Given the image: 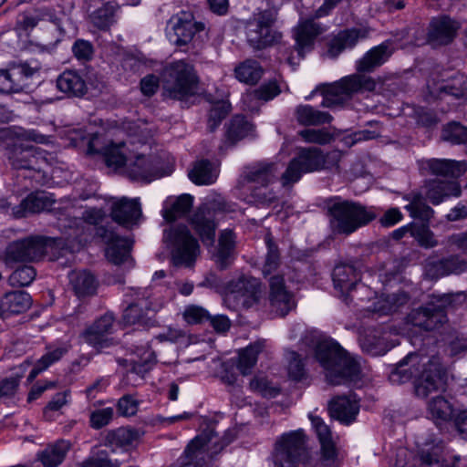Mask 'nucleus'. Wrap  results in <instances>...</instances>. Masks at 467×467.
Instances as JSON below:
<instances>
[{
    "instance_id": "7c9ffc66",
    "label": "nucleus",
    "mask_w": 467,
    "mask_h": 467,
    "mask_svg": "<svg viewBox=\"0 0 467 467\" xmlns=\"http://www.w3.org/2000/svg\"><path fill=\"white\" fill-rule=\"evenodd\" d=\"M331 417L344 424L353 422L359 411V404L354 396H338L329 403Z\"/></svg>"
},
{
    "instance_id": "72a5a7b5",
    "label": "nucleus",
    "mask_w": 467,
    "mask_h": 467,
    "mask_svg": "<svg viewBox=\"0 0 467 467\" xmlns=\"http://www.w3.org/2000/svg\"><path fill=\"white\" fill-rule=\"evenodd\" d=\"M462 193L461 186L454 181H434L428 186L426 196L434 205H438L449 197H458Z\"/></svg>"
},
{
    "instance_id": "39448f33",
    "label": "nucleus",
    "mask_w": 467,
    "mask_h": 467,
    "mask_svg": "<svg viewBox=\"0 0 467 467\" xmlns=\"http://www.w3.org/2000/svg\"><path fill=\"white\" fill-rule=\"evenodd\" d=\"M342 153L333 150L324 153L319 148H301L297 155L293 158L285 172L281 175L284 187L290 186L298 182L303 173L321 170L338 171Z\"/></svg>"
},
{
    "instance_id": "0eeeda50",
    "label": "nucleus",
    "mask_w": 467,
    "mask_h": 467,
    "mask_svg": "<svg viewBox=\"0 0 467 467\" xmlns=\"http://www.w3.org/2000/svg\"><path fill=\"white\" fill-rule=\"evenodd\" d=\"M230 442L229 439L219 438L213 426L208 425L186 447L182 467H208L213 457Z\"/></svg>"
},
{
    "instance_id": "864d4df0",
    "label": "nucleus",
    "mask_w": 467,
    "mask_h": 467,
    "mask_svg": "<svg viewBox=\"0 0 467 467\" xmlns=\"http://www.w3.org/2000/svg\"><path fill=\"white\" fill-rule=\"evenodd\" d=\"M82 337L86 343L98 350H102L114 345L113 338L96 329L92 326L85 329L82 333Z\"/></svg>"
},
{
    "instance_id": "69168bd1",
    "label": "nucleus",
    "mask_w": 467,
    "mask_h": 467,
    "mask_svg": "<svg viewBox=\"0 0 467 467\" xmlns=\"http://www.w3.org/2000/svg\"><path fill=\"white\" fill-rule=\"evenodd\" d=\"M252 390L260 393L264 397L273 398L279 394V389L273 387L264 377H255L250 382Z\"/></svg>"
},
{
    "instance_id": "6ab92c4d",
    "label": "nucleus",
    "mask_w": 467,
    "mask_h": 467,
    "mask_svg": "<svg viewBox=\"0 0 467 467\" xmlns=\"http://www.w3.org/2000/svg\"><path fill=\"white\" fill-rule=\"evenodd\" d=\"M110 216L114 222L127 228L138 225L142 218L140 198H114Z\"/></svg>"
},
{
    "instance_id": "aec40b11",
    "label": "nucleus",
    "mask_w": 467,
    "mask_h": 467,
    "mask_svg": "<svg viewBox=\"0 0 467 467\" xmlns=\"http://www.w3.org/2000/svg\"><path fill=\"white\" fill-rule=\"evenodd\" d=\"M467 271V260L459 254L441 259L429 257L424 264V274L431 279L449 275H460Z\"/></svg>"
},
{
    "instance_id": "603ef678",
    "label": "nucleus",
    "mask_w": 467,
    "mask_h": 467,
    "mask_svg": "<svg viewBox=\"0 0 467 467\" xmlns=\"http://www.w3.org/2000/svg\"><path fill=\"white\" fill-rule=\"evenodd\" d=\"M362 348L372 356H382L386 354L392 346L389 345L386 339L377 333L366 335L361 339Z\"/></svg>"
},
{
    "instance_id": "cd10ccee",
    "label": "nucleus",
    "mask_w": 467,
    "mask_h": 467,
    "mask_svg": "<svg viewBox=\"0 0 467 467\" xmlns=\"http://www.w3.org/2000/svg\"><path fill=\"white\" fill-rule=\"evenodd\" d=\"M428 89L431 96L444 99L451 96L454 99L462 98L467 92V80L462 75H455L449 79L429 81Z\"/></svg>"
},
{
    "instance_id": "13d9d810",
    "label": "nucleus",
    "mask_w": 467,
    "mask_h": 467,
    "mask_svg": "<svg viewBox=\"0 0 467 467\" xmlns=\"http://www.w3.org/2000/svg\"><path fill=\"white\" fill-rule=\"evenodd\" d=\"M124 146V143H119L118 145L112 144L106 148L104 156L105 161L108 166L119 168L125 165L127 167V164L130 158L125 156L122 150Z\"/></svg>"
},
{
    "instance_id": "ddd939ff",
    "label": "nucleus",
    "mask_w": 467,
    "mask_h": 467,
    "mask_svg": "<svg viewBox=\"0 0 467 467\" xmlns=\"http://www.w3.org/2000/svg\"><path fill=\"white\" fill-rule=\"evenodd\" d=\"M275 12L270 9L254 14L245 24L248 44L254 49H263L277 41L279 36L272 28Z\"/></svg>"
},
{
    "instance_id": "bb28decb",
    "label": "nucleus",
    "mask_w": 467,
    "mask_h": 467,
    "mask_svg": "<svg viewBox=\"0 0 467 467\" xmlns=\"http://www.w3.org/2000/svg\"><path fill=\"white\" fill-rule=\"evenodd\" d=\"M126 173L132 181L146 182H150L161 176L158 170L156 160L150 156L147 157L142 154L129 160Z\"/></svg>"
},
{
    "instance_id": "a18cd8bd",
    "label": "nucleus",
    "mask_w": 467,
    "mask_h": 467,
    "mask_svg": "<svg viewBox=\"0 0 467 467\" xmlns=\"http://www.w3.org/2000/svg\"><path fill=\"white\" fill-rule=\"evenodd\" d=\"M69 447L67 441H59L42 451L38 454V459L45 467H56L64 461Z\"/></svg>"
},
{
    "instance_id": "bf43d9fd",
    "label": "nucleus",
    "mask_w": 467,
    "mask_h": 467,
    "mask_svg": "<svg viewBox=\"0 0 467 467\" xmlns=\"http://www.w3.org/2000/svg\"><path fill=\"white\" fill-rule=\"evenodd\" d=\"M113 416L114 410L111 407L93 410L89 413V426L100 430L110 423Z\"/></svg>"
},
{
    "instance_id": "473e14b6",
    "label": "nucleus",
    "mask_w": 467,
    "mask_h": 467,
    "mask_svg": "<svg viewBox=\"0 0 467 467\" xmlns=\"http://www.w3.org/2000/svg\"><path fill=\"white\" fill-rule=\"evenodd\" d=\"M57 88L71 97H82L87 92L83 77L76 70H66L57 78Z\"/></svg>"
},
{
    "instance_id": "7ed1b4c3",
    "label": "nucleus",
    "mask_w": 467,
    "mask_h": 467,
    "mask_svg": "<svg viewBox=\"0 0 467 467\" xmlns=\"http://www.w3.org/2000/svg\"><path fill=\"white\" fill-rule=\"evenodd\" d=\"M328 228L333 236L348 237L377 218L373 207L334 196L324 202Z\"/></svg>"
},
{
    "instance_id": "c9c22d12",
    "label": "nucleus",
    "mask_w": 467,
    "mask_h": 467,
    "mask_svg": "<svg viewBox=\"0 0 467 467\" xmlns=\"http://www.w3.org/2000/svg\"><path fill=\"white\" fill-rule=\"evenodd\" d=\"M409 296L403 291L392 294H383L377 297L368 309L379 315H389L397 311L400 306L407 304Z\"/></svg>"
},
{
    "instance_id": "79ce46f5",
    "label": "nucleus",
    "mask_w": 467,
    "mask_h": 467,
    "mask_svg": "<svg viewBox=\"0 0 467 467\" xmlns=\"http://www.w3.org/2000/svg\"><path fill=\"white\" fill-rule=\"evenodd\" d=\"M297 121L305 126H317L329 123L332 116L324 111H320L310 105H299L296 109Z\"/></svg>"
},
{
    "instance_id": "5fc2aeb1",
    "label": "nucleus",
    "mask_w": 467,
    "mask_h": 467,
    "mask_svg": "<svg viewBox=\"0 0 467 467\" xmlns=\"http://www.w3.org/2000/svg\"><path fill=\"white\" fill-rule=\"evenodd\" d=\"M441 138L451 144L467 145V128L459 122H450L443 127Z\"/></svg>"
},
{
    "instance_id": "37998d69",
    "label": "nucleus",
    "mask_w": 467,
    "mask_h": 467,
    "mask_svg": "<svg viewBox=\"0 0 467 467\" xmlns=\"http://www.w3.org/2000/svg\"><path fill=\"white\" fill-rule=\"evenodd\" d=\"M263 67L254 59H245L239 63L234 68L235 78L242 83L247 85L256 84L263 76Z\"/></svg>"
},
{
    "instance_id": "a19ab883",
    "label": "nucleus",
    "mask_w": 467,
    "mask_h": 467,
    "mask_svg": "<svg viewBox=\"0 0 467 467\" xmlns=\"http://www.w3.org/2000/svg\"><path fill=\"white\" fill-rule=\"evenodd\" d=\"M190 180L197 185H209L217 179V171L208 160L197 161L188 174Z\"/></svg>"
},
{
    "instance_id": "423d86ee",
    "label": "nucleus",
    "mask_w": 467,
    "mask_h": 467,
    "mask_svg": "<svg viewBox=\"0 0 467 467\" xmlns=\"http://www.w3.org/2000/svg\"><path fill=\"white\" fill-rule=\"evenodd\" d=\"M161 78L164 99L186 101L197 93L199 77L193 65L183 59L165 67Z\"/></svg>"
},
{
    "instance_id": "3c124183",
    "label": "nucleus",
    "mask_w": 467,
    "mask_h": 467,
    "mask_svg": "<svg viewBox=\"0 0 467 467\" xmlns=\"http://www.w3.org/2000/svg\"><path fill=\"white\" fill-rule=\"evenodd\" d=\"M254 130V126L242 116H235L232 119L226 136L232 142H236L250 134Z\"/></svg>"
},
{
    "instance_id": "c756f323",
    "label": "nucleus",
    "mask_w": 467,
    "mask_h": 467,
    "mask_svg": "<svg viewBox=\"0 0 467 467\" xmlns=\"http://www.w3.org/2000/svg\"><path fill=\"white\" fill-rule=\"evenodd\" d=\"M368 36L366 28H351L339 31L328 43L327 56L337 57L344 50L353 48L360 39Z\"/></svg>"
},
{
    "instance_id": "a878e982",
    "label": "nucleus",
    "mask_w": 467,
    "mask_h": 467,
    "mask_svg": "<svg viewBox=\"0 0 467 467\" xmlns=\"http://www.w3.org/2000/svg\"><path fill=\"white\" fill-rule=\"evenodd\" d=\"M460 24L449 16L433 18L429 26L428 41L434 46L450 44L457 35Z\"/></svg>"
},
{
    "instance_id": "ea45409f",
    "label": "nucleus",
    "mask_w": 467,
    "mask_h": 467,
    "mask_svg": "<svg viewBox=\"0 0 467 467\" xmlns=\"http://www.w3.org/2000/svg\"><path fill=\"white\" fill-rule=\"evenodd\" d=\"M405 199L409 202L405 209L414 219H418L426 223L432 218L434 211L426 202L420 193L411 192Z\"/></svg>"
},
{
    "instance_id": "0e129e2a",
    "label": "nucleus",
    "mask_w": 467,
    "mask_h": 467,
    "mask_svg": "<svg viewBox=\"0 0 467 467\" xmlns=\"http://www.w3.org/2000/svg\"><path fill=\"white\" fill-rule=\"evenodd\" d=\"M183 318L188 324H201L210 319V315L206 309L202 306L191 305L185 307Z\"/></svg>"
},
{
    "instance_id": "49530a36",
    "label": "nucleus",
    "mask_w": 467,
    "mask_h": 467,
    "mask_svg": "<svg viewBox=\"0 0 467 467\" xmlns=\"http://www.w3.org/2000/svg\"><path fill=\"white\" fill-rule=\"evenodd\" d=\"M269 186H250L246 202L257 207H269L279 201L277 194Z\"/></svg>"
},
{
    "instance_id": "774afa93",
    "label": "nucleus",
    "mask_w": 467,
    "mask_h": 467,
    "mask_svg": "<svg viewBox=\"0 0 467 467\" xmlns=\"http://www.w3.org/2000/svg\"><path fill=\"white\" fill-rule=\"evenodd\" d=\"M139 400L132 395H124L117 402V410L124 417L134 416L139 410Z\"/></svg>"
},
{
    "instance_id": "4d7b16f0",
    "label": "nucleus",
    "mask_w": 467,
    "mask_h": 467,
    "mask_svg": "<svg viewBox=\"0 0 467 467\" xmlns=\"http://www.w3.org/2000/svg\"><path fill=\"white\" fill-rule=\"evenodd\" d=\"M36 270L31 265L17 267L9 276L8 284L11 286H27L36 278Z\"/></svg>"
},
{
    "instance_id": "2f4dec72",
    "label": "nucleus",
    "mask_w": 467,
    "mask_h": 467,
    "mask_svg": "<svg viewBox=\"0 0 467 467\" xmlns=\"http://www.w3.org/2000/svg\"><path fill=\"white\" fill-rule=\"evenodd\" d=\"M235 239V234L231 229H224L220 233L218 246L213 254V259L222 270L227 268L234 258Z\"/></svg>"
},
{
    "instance_id": "c03bdc74",
    "label": "nucleus",
    "mask_w": 467,
    "mask_h": 467,
    "mask_svg": "<svg viewBox=\"0 0 467 467\" xmlns=\"http://www.w3.org/2000/svg\"><path fill=\"white\" fill-rule=\"evenodd\" d=\"M427 410L436 424L451 420L453 414L452 405L441 395H437L429 400Z\"/></svg>"
},
{
    "instance_id": "f8f14e48",
    "label": "nucleus",
    "mask_w": 467,
    "mask_h": 467,
    "mask_svg": "<svg viewBox=\"0 0 467 467\" xmlns=\"http://www.w3.org/2000/svg\"><path fill=\"white\" fill-rule=\"evenodd\" d=\"M223 303L233 310L243 306L248 308L258 301L260 282L258 279L242 275L223 286Z\"/></svg>"
},
{
    "instance_id": "f704fd0d",
    "label": "nucleus",
    "mask_w": 467,
    "mask_h": 467,
    "mask_svg": "<svg viewBox=\"0 0 467 467\" xmlns=\"http://www.w3.org/2000/svg\"><path fill=\"white\" fill-rule=\"evenodd\" d=\"M193 197L190 194H182L177 198H169L164 202L162 216L165 221L171 223L189 213L192 207Z\"/></svg>"
},
{
    "instance_id": "58836bf2",
    "label": "nucleus",
    "mask_w": 467,
    "mask_h": 467,
    "mask_svg": "<svg viewBox=\"0 0 467 467\" xmlns=\"http://www.w3.org/2000/svg\"><path fill=\"white\" fill-rule=\"evenodd\" d=\"M1 300L3 315L5 313L20 314L26 312L32 304L31 296L25 291L5 293Z\"/></svg>"
},
{
    "instance_id": "4be33fe9",
    "label": "nucleus",
    "mask_w": 467,
    "mask_h": 467,
    "mask_svg": "<svg viewBox=\"0 0 467 467\" xmlns=\"http://www.w3.org/2000/svg\"><path fill=\"white\" fill-rule=\"evenodd\" d=\"M269 302L272 310L280 317L286 316L296 307L294 295L287 290L282 275H273L269 280Z\"/></svg>"
},
{
    "instance_id": "8fccbe9b",
    "label": "nucleus",
    "mask_w": 467,
    "mask_h": 467,
    "mask_svg": "<svg viewBox=\"0 0 467 467\" xmlns=\"http://www.w3.org/2000/svg\"><path fill=\"white\" fill-rule=\"evenodd\" d=\"M67 349L64 347L48 348L46 354H44L35 364L31 369L28 379L33 380L39 373L47 369L52 364L58 361L66 353Z\"/></svg>"
},
{
    "instance_id": "f03ea898",
    "label": "nucleus",
    "mask_w": 467,
    "mask_h": 467,
    "mask_svg": "<svg viewBox=\"0 0 467 467\" xmlns=\"http://www.w3.org/2000/svg\"><path fill=\"white\" fill-rule=\"evenodd\" d=\"M426 359L418 353H409L391 371L389 380L393 384H403L414 379L415 394L422 399L444 389L446 370L440 357Z\"/></svg>"
},
{
    "instance_id": "f257e3e1",
    "label": "nucleus",
    "mask_w": 467,
    "mask_h": 467,
    "mask_svg": "<svg viewBox=\"0 0 467 467\" xmlns=\"http://www.w3.org/2000/svg\"><path fill=\"white\" fill-rule=\"evenodd\" d=\"M393 53L389 40L370 48L364 56L356 61L357 73L342 78L332 84L318 86L311 96L318 91L323 96L321 105L325 108L342 106L353 94L372 91L376 88L373 78L368 75L386 63Z\"/></svg>"
},
{
    "instance_id": "393cba45",
    "label": "nucleus",
    "mask_w": 467,
    "mask_h": 467,
    "mask_svg": "<svg viewBox=\"0 0 467 467\" xmlns=\"http://www.w3.org/2000/svg\"><path fill=\"white\" fill-rule=\"evenodd\" d=\"M170 23L176 36L174 42L177 46L189 44L197 32L204 29L203 23L194 21L193 15L185 11L172 16Z\"/></svg>"
},
{
    "instance_id": "09e8293b",
    "label": "nucleus",
    "mask_w": 467,
    "mask_h": 467,
    "mask_svg": "<svg viewBox=\"0 0 467 467\" xmlns=\"http://www.w3.org/2000/svg\"><path fill=\"white\" fill-rule=\"evenodd\" d=\"M115 5L108 2L90 14V22L99 30H108L115 23Z\"/></svg>"
},
{
    "instance_id": "338daca9",
    "label": "nucleus",
    "mask_w": 467,
    "mask_h": 467,
    "mask_svg": "<svg viewBox=\"0 0 467 467\" xmlns=\"http://www.w3.org/2000/svg\"><path fill=\"white\" fill-rule=\"evenodd\" d=\"M300 137L308 143L327 144L330 142L332 136L325 130L306 129L299 132Z\"/></svg>"
},
{
    "instance_id": "f3484780",
    "label": "nucleus",
    "mask_w": 467,
    "mask_h": 467,
    "mask_svg": "<svg viewBox=\"0 0 467 467\" xmlns=\"http://www.w3.org/2000/svg\"><path fill=\"white\" fill-rule=\"evenodd\" d=\"M279 173L278 165L275 162L260 161L244 168L237 182V188L244 189L246 184L251 186H269L275 182Z\"/></svg>"
},
{
    "instance_id": "052dcab7",
    "label": "nucleus",
    "mask_w": 467,
    "mask_h": 467,
    "mask_svg": "<svg viewBox=\"0 0 467 467\" xmlns=\"http://www.w3.org/2000/svg\"><path fill=\"white\" fill-rule=\"evenodd\" d=\"M230 111V104L225 101H219L213 105L209 112L208 128L213 131L228 115Z\"/></svg>"
},
{
    "instance_id": "680f3d73",
    "label": "nucleus",
    "mask_w": 467,
    "mask_h": 467,
    "mask_svg": "<svg viewBox=\"0 0 467 467\" xmlns=\"http://www.w3.org/2000/svg\"><path fill=\"white\" fill-rule=\"evenodd\" d=\"M285 357L288 361L289 377L295 380L302 379L306 375V370L299 355L295 351H287Z\"/></svg>"
},
{
    "instance_id": "9b49d317",
    "label": "nucleus",
    "mask_w": 467,
    "mask_h": 467,
    "mask_svg": "<svg viewBox=\"0 0 467 467\" xmlns=\"http://www.w3.org/2000/svg\"><path fill=\"white\" fill-rule=\"evenodd\" d=\"M228 204L223 198L212 200L199 206L190 218V223L199 235L203 245L213 246L215 241L217 212H230Z\"/></svg>"
},
{
    "instance_id": "dca6fc26",
    "label": "nucleus",
    "mask_w": 467,
    "mask_h": 467,
    "mask_svg": "<svg viewBox=\"0 0 467 467\" xmlns=\"http://www.w3.org/2000/svg\"><path fill=\"white\" fill-rule=\"evenodd\" d=\"M38 71V67H31L27 63L11 65L7 69L0 70V92H20L27 88L29 80Z\"/></svg>"
},
{
    "instance_id": "4468645a",
    "label": "nucleus",
    "mask_w": 467,
    "mask_h": 467,
    "mask_svg": "<svg viewBox=\"0 0 467 467\" xmlns=\"http://www.w3.org/2000/svg\"><path fill=\"white\" fill-rule=\"evenodd\" d=\"M342 0H324L323 5L315 12L314 16L300 21L295 29L296 48L300 58L312 49L315 39L322 34L323 28L314 19L327 16Z\"/></svg>"
},
{
    "instance_id": "de8ad7c7",
    "label": "nucleus",
    "mask_w": 467,
    "mask_h": 467,
    "mask_svg": "<svg viewBox=\"0 0 467 467\" xmlns=\"http://www.w3.org/2000/svg\"><path fill=\"white\" fill-rule=\"evenodd\" d=\"M265 348V341H256L241 350L239 354L238 369L243 375L251 373L257 361V356Z\"/></svg>"
},
{
    "instance_id": "1a4fd4ad",
    "label": "nucleus",
    "mask_w": 467,
    "mask_h": 467,
    "mask_svg": "<svg viewBox=\"0 0 467 467\" xmlns=\"http://www.w3.org/2000/svg\"><path fill=\"white\" fill-rule=\"evenodd\" d=\"M465 300L463 294L434 296L424 306L414 310L410 317L415 327L426 331L439 329L447 322L446 308L455 307Z\"/></svg>"
},
{
    "instance_id": "20e7f679",
    "label": "nucleus",
    "mask_w": 467,
    "mask_h": 467,
    "mask_svg": "<svg viewBox=\"0 0 467 467\" xmlns=\"http://www.w3.org/2000/svg\"><path fill=\"white\" fill-rule=\"evenodd\" d=\"M312 337L317 338L315 343L316 359L326 370V378L330 384L341 385L358 377L359 364L337 342L321 336Z\"/></svg>"
},
{
    "instance_id": "2eb2a0df",
    "label": "nucleus",
    "mask_w": 467,
    "mask_h": 467,
    "mask_svg": "<svg viewBox=\"0 0 467 467\" xmlns=\"http://www.w3.org/2000/svg\"><path fill=\"white\" fill-rule=\"evenodd\" d=\"M48 239L40 236H29L10 243L5 248L4 264L10 266L13 263L39 260L47 253Z\"/></svg>"
},
{
    "instance_id": "5701e85b",
    "label": "nucleus",
    "mask_w": 467,
    "mask_h": 467,
    "mask_svg": "<svg viewBox=\"0 0 467 467\" xmlns=\"http://www.w3.org/2000/svg\"><path fill=\"white\" fill-rule=\"evenodd\" d=\"M97 235L108 244L106 256L109 261L120 265L129 259L132 246V242L129 238L121 237L104 226L97 229Z\"/></svg>"
},
{
    "instance_id": "6e6d98bb",
    "label": "nucleus",
    "mask_w": 467,
    "mask_h": 467,
    "mask_svg": "<svg viewBox=\"0 0 467 467\" xmlns=\"http://www.w3.org/2000/svg\"><path fill=\"white\" fill-rule=\"evenodd\" d=\"M411 236L424 248H433L439 244L433 232L430 230L426 223L417 224L412 223Z\"/></svg>"
},
{
    "instance_id": "e2e57ef3",
    "label": "nucleus",
    "mask_w": 467,
    "mask_h": 467,
    "mask_svg": "<svg viewBox=\"0 0 467 467\" xmlns=\"http://www.w3.org/2000/svg\"><path fill=\"white\" fill-rule=\"evenodd\" d=\"M155 363L156 357L154 353L150 350H145L139 359L133 360L131 370L143 377L152 368Z\"/></svg>"
},
{
    "instance_id": "9d476101",
    "label": "nucleus",
    "mask_w": 467,
    "mask_h": 467,
    "mask_svg": "<svg viewBox=\"0 0 467 467\" xmlns=\"http://www.w3.org/2000/svg\"><path fill=\"white\" fill-rule=\"evenodd\" d=\"M308 458L306 436L302 430L284 433L275 444V467H299L305 464Z\"/></svg>"
},
{
    "instance_id": "412c9836",
    "label": "nucleus",
    "mask_w": 467,
    "mask_h": 467,
    "mask_svg": "<svg viewBox=\"0 0 467 467\" xmlns=\"http://www.w3.org/2000/svg\"><path fill=\"white\" fill-rule=\"evenodd\" d=\"M137 298L123 311V322L127 325H146L150 319V313L155 312L156 307L150 300V292L148 289H137Z\"/></svg>"
},
{
    "instance_id": "c85d7f7f",
    "label": "nucleus",
    "mask_w": 467,
    "mask_h": 467,
    "mask_svg": "<svg viewBox=\"0 0 467 467\" xmlns=\"http://www.w3.org/2000/svg\"><path fill=\"white\" fill-rule=\"evenodd\" d=\"M7 158L15 169H39L41 152L32 145L14 144L7 149Z\"/></svg>"
},
{
    "instance_id": "b1692460",
    "label": "nucleus",
    "mask_w": 467,
    "mask_h": 467,
    "mask_svg": "<svg viewBox=\"0 0 467 467\" xmlns=\"http://www.w3.org/2000/svg\"><path fill=\"white\" fill-rule=\"evenodd\" d=\"M54 200L46 192H36L27 195L18 205L12 206L10 202L9 212L14 218L19 219L29 214L38 213L52 207Z\"/></svg>"
},
{
    "instance_id": "a211bd4d",
    "label": "nucleus",
    "mask_w": 467,
    "mask_h": 467,
    "mask_svg": "<svg viewBox=\"0 0 467 467\" xmlns=\"http://www.w3.org/2000/svg\"><path fill=\"white\" fill-rule=\"evenodd\" d=\"M332 279L335 288L346 296V301L358 299L355 294L368 291L366 285L358 284L360 279L359 274L350 265H337L333 270Z\"/></svg>"
},
{
    "instance_id": "6e6552de",
    "label": "nucleus",
    "mask_w": 467,
    "mask_h": 467,
    "mask_svg": "<svg viewBox=\"0 0 467 467\" xmlns=\"http://www.w3.org/2000/svg\"><path fill=\"white\" fill-rule=\"evenodd\" d=\"M163 241L171 250V262L174 266L191 268L194 265L200 254V245L186 225L165 230Z\"/></svg>"
},
{
    "instance_id": "4c0bfd02",
    "label": "nucleus",
    "mask_w": 467,
    "mask_h": 467,
    "mask_svg": "<svg viewBox=\"0 0 467 467\" xmlns=\"http://www.w3.org/2000/svg\"><path fill=\"white\" fill-rule=\"evenodd\" d=\"M69 281L78 297L93 296L98 288L97 279L86 270L70 273Z\"/></svg>"
},
{
    "instance_id": "e433bc0d",
    "label": "nucleus",
    "mask_w": 467,
    "mask_h": 467,
    "mask_svg": "<svg viewBox=\"0 0 467 467\" xmlns=\"http://www.w3.org/2000/svg\"><path fill=\"white\" fill-rule=\"evenodd\" d=\"M427 167L434 175L457 178L467 171V162L448 159H431L427 161Z\"/></svg>"
}]
</instances>
